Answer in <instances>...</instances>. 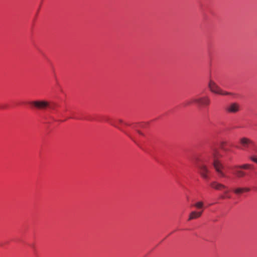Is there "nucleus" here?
<instances>
[{"label": "nucleus", "instance_id": "1", "mask_svg": "<svg viewBox=\"0 0 257 257\" xmlns=\"http://www.w3.org/2000/svg\"><path fill=\"white\" fill-rule=\"evenodd\" d=\"M193 103H197L201 106H205L209 105L210 100L208 96H204L197 98H193L190 100H187L184 104L185 106L191 104Z\"/></svg>", "mask_w": 257, "mask_h": 257}, {"label": "nucleus", "instance_id": "15", "mask_svg": "<svg viewBox=\"0 0 257 257\" xmlns=\"http://www.w3.org/2000/svg\"><path fill=\"white\" fill-rule=\"evenodd\" d=\"M226 144V143L225 142H222L220 143V147L222 150H223L224 151L227 152L228 151V149L225 148V145Z\"/></svg>", "mask_w": 257, "mask_h": 257}, {"label": "nucleus", "instance_id": "5", "mask_svg": "<svg viewBox=\"0 0 257 257\" xmlns=\"http://www.w3.org/2000/svg\"><path fill=\"white\" fill-rule=\"evenodd\" d=\"M240 109V105L237 102H231L225 107V110L229 113H236Z\"/></svg>", "mask_w": 257, "mask_h": 257}, {"label": "nucleus", "instance_id": "18", "mask_svg": "<svg viewBox=\"0 0 257 257\" xmlns=\"http://www.w3.org/2000/svg\"><path fill=\"white\" fill-rule=\"evenodd\" d=\"M127 135L135 143H137V140L136 139V138L133 136H132L131 135H129V134H127Z\"/></svg>", "mask_w": 257, "mask_h": 257}, {"label": "nucleus", "instance_id": "11", "mask_svg": "<svg viewBox=\"0 0 257 257\" xmlns=\"http://www.w3.org/2000/svg\"><path fill=\"white\" fill-rule=\"evenodd\" d=\"M235 173L238 177H243L245 175V172L239 170H236Z\"/></svg>", "mask_w": 257, "mask_h": 257}, {"label": "nucleus", "instance_id": "13", "mask_svg": "<svg viewBox=\"0 0 257 257\" xmlns=\"http://www.w3.org/2000/svg\"><path fill=\"white\" fill-rule=\"evenodd\" d=\"M203 203L202 201L197 202L194 204V206L197 209H201L203 207Z\"/></svg>", "mask_w": 257, "mask_h": 257}, {"label": "nucleus", "instance_id": "21", "mask_svg": "<svg viewBox=\"0 0 257 257\" xmlns=\"http://www.w3.org/2000/svg\"><path fill=\"white\" fill-rule=\"evenodd\" d=\"M137 132L138 133H139L140 135L144 136L143 133H142L141 132H140L139 130H137Z\"/></svg>", "mask_w": 257, "mask_h": 257}, {"label": "nucleus", "instance_id": "17", "mask_svg": "<svg viewBox=\"0 0 257 257\" xmlns=\"http://www.w3.org/2000/svg\"><path fill=\"white\" fill-rule=\"evenodd\" d=\"M250 159L253 162L257 164V157L255 156H251L250 157Z\"/></svg>", "mask_w": 257, "mask_h": 257}, {"label": "nucleus", "instance_id": "8", "mask_svg": "<svg viewBox=\"0 0 257 257\" xmlns=\"http://www.w3.org/2000/svg\"><path fill=\"white\" fill-rule=\"evenodd\" d=\"M210 186L217 190H221L227 188L226 186L216 181H213L210 183Z\"/></svg>", "mask_w": 257, "mask_h": 257}, {"label": "nucleus", "instance_id": "6", "mask_svg": "<svg viewBox=\"0 0 257 257\" xmlns=\"http://www.w3.org/2000/svg\"><path fill=\"white\" fill-rule=\"evenodd\" d=\"M199 173L202 178L205 180L209 179L210 171L207 167L205 165H201L198 166Z\"/></svg>", "mask_w": 257, "mask_h": 257}, {"label": "nucleus", "instance_id": "3", "mask_svg": "<svg viewBox=\"0 0 257 257\" xmlns=\"http://www.w3.org/2000/svg\"><path fill=\"white\" fill-rule=\"evenodd\" d=\"M208 87L210 91L215 94L221 95H232V93L223 91L214 81L210 79L208 83Z\"/></svg>", "mask_w": 257, "mask_h": 257}, {"label": "nucleus", "instance_id": "2", "mask_svg": "<svg viewBox=\"0 0 257 257\" xmlns=\"http://www.w3.org/2000/svg\"><path fill=\"white\" fill-rule=\"evenodd\" d=\"M217 153L216 150H213L212 152V157L213 158V167L218 174L219 176L220 177H226V175L222 171V169H223V165L218 161V160L216 158V153Z\"/></svg>", "mask_w": 257, "mask_h": 257}, {"label": "nucleus", "instance_id": "12", "mask_svg": "<svg viewBox=\"0 0 257 257\" xmlns=\"http://www.w3.org/2000/svg\"><path fill=\"white\" fill-rule=\"evenodd\" d=\"M250 166L251 165L250 164H246L242 165L236 166L235 167V168L237 169H247L250 168Z\"/></svg>", "mask_w": 257, "mask_h": 257}, {"label": "nucleus", "instance_id": "7", "mask_svg": "<svg viewBox=\"0 0 257 257\" xmlns=\"http://www.w3.org/2000/svg\"><path fill=\"white\" fill-rule=\"evenodd\" d=\"M240 144L242 146V149L245 150L248 148L250 145H253V142L248 138L243 137L240 139Z\"/></svg>", "mask_w": 257, "mask_h": 257}, {"label": "nucleus", "instance_id": "4", "mask_svg": "<svg viewBox=\"0 0 257 257\" xmlns=\"http://www.w3.org/2000/svg\"><path fill=\"white\" fill-rule=\"evenodd\" d=\"M30 104L39 109L50 107V103L45 100H35L29 102Z\"/></svg>", "mask_w": 257, "mask_h": 257}, {"label": "nucleus", "instance_id": "10", "mask_svg": "<svg viewBox=\"0 0 257 257\" xmlns=\"http://www.w3.org/2000/svg\"><path fill=\"white\" fill-rule=\"evenodd\" d=\"M107 121L109 122V123L111 125H113V126H114L115 127H118L117 124L123 123L122 120H121V119H118V120H116L115 121H112L109 120H107Z\"/></svg>", "mask_w": 257, "mask_h": 257}, {"label": "nucleus", "instance_id": "16", "mask_svg": "<svg viewBox=\"0 0 257 257\" xmlns=\"http://www.w3.org/2000/svg\"><path fill=\"white\" fill-rule=\"evenodd\" d=\"M224 195L222 196H221L222 198H230V196L228 195V190H225L224 192Z\"/></svg>", "mask_w": 257, "mask_h": 257}, {"label": "nucleus", "instance_id": "14", "mask_svg": "<svg viewBox=\"0 0 257 257\" xmlns=\"http://www.w3.org/2000/svg\"><path fill=\"white\" fill-rule=\"evenodd\" d=\"M233 191L236 194H240L243 193L242 188H236Z\"/></svg>", "mask_w": 257, "mask_h": 257}, {"label": "nucleus", "instance_id": "19", "mask_svg": "<svg viewBox=\"0 0 257 257\" xmlns=\"http://www.w3.org/2000/svg\"><path fill=\"white\" fill-rule=\"evenodd\" d=\"M243 192H248L250 191V189L249 188H242Z\"/></svg>", "mask_w": 257, "mask_h": 257}, {"label": "nucleus", "instance_id": "20", "mask_svg": "<svg viewBox=\"0 0 257 257\" xmlns=\"http://www.w3.org/2000/svg\"><path fill=\"white\" fill-rule=\"evenodd\" d=\"M50 105L51 107H49V108H50V109H54V104H51L50 103Z\"/></svg>", "mask_w": 257, "mask_h": 257}, {"label": "nucleus", "instance_id": "9", "mask_svg": "<svg viewBox=\"0 0 257 257\" xmlns=\"http://www.w3.org/2000/svg\"><path fill=\"white\" fill-rule=\"evenodd\" d=\"M202 212L203 210L200 211H192L189 215L188 220H191L200 217L201 216Z\"/></svg>", "mask_w": 257, "mask_h": 257}]
</instances>
